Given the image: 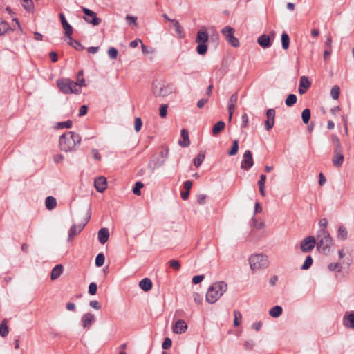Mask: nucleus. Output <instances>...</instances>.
I'll use <instances>...</instances> for the list:
<instances>
[{
  "label": "nucleus",
  "instance_id": "f257e3e1",
  "mask_svg": "<svg viewBox=\"0 0 354 354\" xmlns=\"http://www.w3.org/2000/svg\"><path fill=\"white\" fill-rule=\"evenodd\" d=\"M81 137L74 131H68L60 136L59 139V149L65 152L76 151L80 145Z\"/></svg>",
  "mask_w": 354,
  "mask_h": 354
},
{
  "label": "nucleus",
  "instance_id": "f03ea898",
  "mask_svg": "<svg viewBox=\"0 0 354 354\" xmlns=\"http://www.w3.org/2000/svg\"><path fill=\"white\" fill-rule=\"evenodd\" d=\"M332 245L333 239L329 232L325 229H320L317 232L316 239V246L317 250L324 254H328Z\"/></svg>",
  "mask_w": 354,
  "mask_h": 354
},
{
  "label": "nucleus",
  "instance_id": "7ed1b4c3",
  "mask_svg": "<svg viewBox=\"0 0 354 354\" xmlns=\"http://www.w3.org/2000/svg\"><path fill=\"white\" fill-rule=\"evenodd\" d=\"M175 86L173 84L160 80H154L152 83V93L156 97H165L174 92Z\"/></svg>",
  "mask_w": 354,
  "mask_h": 354
},
{
  "label": "nucleus",
  "instance_id": "20e7f679",
  "mask_svg": "<svg viewBox=\"0 0 354 354\" xmlns=\"http://www.w3.org/2000/svg\"><path fill=\"white\" fill-rule=\"evenodd\" d=\"M249 264L253 272L266 269L269 266L268 257L263 254H252L250 257Z\"/></svg>",
  "mask_w": 354,
  "mask_h": 354
},
{
  "label": "nucleus",
  "instance_id": "39448f33",
  "mask_svg": "<svg viewBox=\"0 0 354 354\" xmlns=\"http://www.w3.org/2000/svg\"><path fill=\"white\" fill-rule=\"evenodd\" d=\"M57 85L59 91L64 94H76L81 93V89L77 88L74 82L69 78H60L57 80Z\"/></svg>",
  "mask_w": 354,
  "mask_h": 354
},
{
  "label": "nucleus",
  "instance_id": "423d86ee",
  "mask_svg": "<svg viewBox=\"0 0 354 354\" xmlns=\"http://www.w3.org/2000/svg\"><path fill=\"white\" fill-rule=\"evenodd\" d=\"M226 41L233 47L237 48L240 46L239 39L234 37V29L229 26L224 27L221 30Z\"/></svg>",
  "mask_w": 354,
  "mask_h": 354
},
{
  "label": "nucleus",
  "instance_id": "0eeeda50",
  "mask_svg": "<svg viewBox=\"0 0 354 354\" xmlns=\"http://www.w3.org/2000/svg\"><path fill=\"white\" fill-rule=\"evenodd\" d=\"M82 10L85 15L84 19L87 23L91 24L93 26H98L101 23V19L97 17V14L93 10L84 7L82 8Z\"/></svg>",
  "mask_w": 354,
  "mask_h": 354
},
{
  "label": "nucleus",
  "instance_id": "6e6552de",
  "mask_svg": "<svg viewBox=\"0 0 354 354\" xmlns=\"http://www.w3.org/2000/svg\"><path fill=\"white\" fill-rule=\"evenodd\" d=\"M315 245L316 239L313 236H308L301 241L300 248L302 252L308 253L311 252Z\"/></svg>",
  "mask_w": 354,
  "mask_h": 354
},
{
  "label": "nucleus",
  "instance_id": "1a4fd4ad",
  "mask_svg": "<svg viewBox=\"0 0 354 354\" xmlns=\"http://www.w3.org/2000/svg\"><path fill=\"white\" fill-rule=\"evenodd\" d=\"M90 218H91V211H90V208H89L87 212L86 216L84 219V223L80 224L79 225H76L74 224L70 227L69 231H68V241L71 238H73L74 236L79 234L84 229L86 224L88 222Z\"/></svg>",
  "mask_w": 354,
  "mask_h": 354
},
{
  "label": "nucleus",
  "instance_id": "9d476101",
  "mask_svg": "<svg viewBox=\"0 0 354 354\" xmlns=\"http://www.w3.org/2000/svg\"><path fill=\"white\" fill-rule=\"evenodd\" d=\"M223 289H207L206 292V301L208 303H215L224 293Z\"/></svg>",
  "mask_w": 354,
  "mask_h": 354
},
{
  "label": "nucleus",
  "instance_id": "9b49d317",
  "mask_svg": "<svg viewBox=\"0 0 354 354\" xmlns=\"http://www.w3.org/2000/svg\"><path fill=\"white\" fill-rule=\"evenodd\" d=\"M253 165L252 153L250 150H246L243 156L241 167L243 170L248 171Z\"/></svg>",
  "mask_w": 354,
  "mask_h": 354
},
{
  "label": "nucleus",
  "instance_id": "f8f14e48",
  "mask_svg": "<svg viewBox=\"0 0 354 354\" xmlns=\"http://www.w3.org/2000/svg\"><path fill=\"white\" fill-rule=\"evenodd\" d=\"M267 120L265 121V128L267 131H270L274 124L275 110L269 109L266 111Z\"/></svg>",
  "mask_w": 354,
  "mask_h": 354
},
{
  "label": "nucleus",
  "instance_id": "ddd939ff",
  "mask_svg": "<svg viewBox=\"0 0 354 354\" xmlns=\"http://www.w3.org/2000/svg\"><path fill=\"white\" fill-rule=\"evenodd\" d=\"M59 16L60 21L62 23L63 29L64 30L65 36L66 37H70V36H72V35H73V27L67 21L64 13H62V12L59 13Z\"/></svg>",
  "mask_w": 354,
  "mask_h": 354
},
{
  "label": "nucleus",
  "instance_id": "4468645a",
  "mask_svg": "<svg viewBox=\"0 0 354 354\" xmlns=\"http://www.w3.org/2000/svg\"><path fill=\"white\" fill-rule=\"evenodd\" d=\"M107 181L105 177L99 176L95 179L94 186L96 190L102 193L106 189Z\"/></svg>",
  "mask_w": 354,
  "mask_h": 354
},
{
  "label": "nucleus",
  "instance_id": "2eb2a0df",
  "mask_svg": "<svg viewBox=\"0 0 354 354\" xmlns=\"http://www.w3.org/2000/svg\"><path fill=\"white\" fill-rule=\"evenodd\" d=\"M187 329L186 322L183 319H178L173 327V332L176 334H182L185 333Z\"/></svg>",
  "mask_w": 354,
  "mask_h": 354
},
{
  "label": "nucleus",
  "instance_id": "dca6fc26",
  "mask_svg": "<svg viewBox=\"0 0 354 354\" xmlns=\"http://www.w3.org/2000/svg\"><path fill=\"white\" fill-rule=\"evenodd\" d=\"M95 319V316L91 313L84 314L82 317V326L85 328H90Z\"/></svg>",
  "mask_w": 354,
  "mask_h": 354
},
{
  "label": "nucleus",
  "instance_id": "f3484780",
  "mask_svg": "<svg viewBox=\"0 0 354 354\" xmlns=\"http://www.w3.org/2000/svg\"><path fill=\"white\" fill-rule=\"evenodd\" d=\"M258 44L263 48H268L272 46V41L268 35L263 34L257 39Z\"/></svg>",
  "mask_w": 354,
  "mask_h": 354
},
{
  "label": "nucleus",
  "instance_id": "a211bd4d",
  "mask_svg": "<svg viewBox=\"0 0 354 354\" xmlns=\"http://www.w3.org/2000/svg\"><path fill=\"white\" fill-rule=\"evenodd\" d=\"M344 160L343 152H335L332 158L334 167L339 168L342 166Z\"/></svg>",
  "mask_w": 354,
  "mask_h": 354
},
{
  "label": "nucleus",
  "instance_id": "6ab92c4d",
  "mask_svg": "<svg viewBox=\"0 0 354 354\" xmlns=\"http://www.w3.org/2000/svg\"><path fill=\"white\" fill-rule=\"evenodd\" d=\"M98 241L101 244H104L107 242L109 238V232L107 228H101L98 231L97 235Z\"/></svg>",
  "mask_w": 354,
  "mask_h": 354
},
{
  "label": "nucleus",
  "instance_id": "aec40b11",
  "mask_svg": "<svg viewBox=\"0 0 354 354\" xmlns=\"http://www.w3.org/2000/svg\"><path fill=\"white\" fill-rule=\"evenodd\" d=\"M183 140H179L178 144L183 147H187L190 145L189 132L186 129H183L180 132Z\"/></svg>",
  "mask_w": 354,
  "mask_h": 354
},
{
  "label": "nucleus",
  "instance_id": "412c9836",
  "mask_svg": "<svg viewBox=\"0 0 354 354\" xmlns=\"http://www.w3.org/2000/svg\"><path fill=\"white\" fill-rule=\"evenodd\" d=\"M331 141L334 147V153L343 152V147L340 142L339 138L337 135L333 134L331 136Z\"/></svg>",
  "mask_w": 354,
  "mask_h": 354
},
{
  "label": "nucleus",
  "instance_id": "4be33fe9",
  "mask_svg": "<svg viewBox=\"0 0 354 354\" xmlns=\"http://www.w3.org/2000/svg\"><path fill=\"white\" fill-rule=\"evenodd\" d=\"M343 322L346 327L354 328V313L346 314L344 317Z\"/></svg>",
  "mask_w": 354,
  "mask_h": 354
},
{
  "label": "nucleus",
  "instance_id": "5701e85b",
  "mask_svg": "<svg viewBox=\"0 0 354 354\" xmlns=\"http://www.w3.org/2000/svg\"><path fill=\"white\" fill-rule=\"evenodd\" d=\"M209 39V35L208 33L206 31L200 30L198 31L196 37V43H203L206 44V42Z\"/></svg>",
  "mask_w": 354,
  "mask_h": 354
},
{
  "label": "nucleus",
  "instance_id": "b1692460",
  "mask_svg": "<svg viewBox=\"0 0 354 354\" xmlns=\"http://www.w3.org/2000/svg\"><path fill=\"white\" fill-rule=\"evenodd\" d=\"M63 266L61 264L56 265L52 270L50 277L53 280L57 279L63 272Z\"/></svg>",
  "mask_w": 354,
  "mask_h": 354
},
{
  "label": "nucleus",
  "instance_id": "393cba45",
  "mask_svg": "<svg viewBox=\"0 0 354 354\" xmlns=\"http://www.w3.org/2000/svg\"><path fill=\"white\" fill-rule=\"evenodd\" d=\"M45 205L48 210H53L57 206V201L53 196H49L46 198Z\"/></svg>",
  "mask_w": 354,
  "mask_h": 354
},
{
  "label": "nucleus",
  "instance_id": "a878e982",
  "mask_svg": "<svg viewBox=\"0 0 354 354\" xmlns=\"http://www.w3.org/2000/svg\"><path fill=\"white\" fill-rule=\"evenodd\" d=\"M225 124L223 121H218L214 125L212 128V133L213 135L216 136L220 133L223 129H225Z\"/></svg>",
  "mask_w": 354,
  "mask_h": 354
},
{
  "label": "nucleus",
  "instance_id": "bb28decb",
  "mask_svg": "<svg viewBox=\"0 0 354 354\" xmlns=\"http://www.w3.org/2000/svg\"><path fill=\"white\" fill-rule=\"evenodd\" d=\"M266 181V176L265 174H261L260 176V179L258 181V186L259 188V192L261 196H266V192H265V184Z\"/></svg>",
  "mask_w": 354,
  "mask_h": 354
},
{
  "label": "nucleus",
  "instance_id": "cd10ccee",
  "mask_svg": "<svg viewBox=\"0 0 354 354\" xmlns=\"http://www.w3.org/2000/svg\"><path fill=\"white\" fill-rule=\"evenodd\" d=\"M84 71L83 70H80L78 71L77 74V82H74L77 88H80L81 89L82 86H85V80L83 78Z\"/></svg>",
  "mask_w": 354,
  "mask_h": 354
},
{
  "label": "nucleus",
  "instance_id": "c85d7f7f",
  "mask_svg": "<svg viewBox=\"0 0 354 354\" xmlns=\"http://www.w3.org/2000/svg\"><path fill=\"white\" fill-rule=\"evenodd\" d=\"M69 39L68 44L73 47L77 51H82L84 50L83 46L78 41L74 39L71 36L67 37Z\"/></svg>",
  "mask_w": 354,
  "mask_h": 354
},
{
  "label": "nucleus",
  "instance_id": "c756f323",
  "mask_svg": "<svg viewBox=\"0 0 354 354\" xmlns=\"http://www.w3.org/2000/svg\"><path fill=\"white\" fill-rule=\"evenodd\" d=\"M165 163V160H160L159 159L157 160H151L149 164L148 167L151 170L154 171L156 169L162 166Z\"/></svg>",
  "mask_w": 354,
  "mask_h": 354
},
{
  "label": "nucleus",
  "instance_id": "7c9ffc66",
  "mask_svg": "<svg viewBox=\"0 0 354 354\" xmlns=\"http://www.w3.org/2000/svg\"><path fill=\"white\" fill-rule=\"evenodd\" d=\"M281 46L283 49L287 50L290 46V37L289 35L283 32L281 35Z\"/></svg>",
  "mask_w": 354,
  "mask_h": 354
},
{
  "label": "nucleus",
  "instance_id": "2f4dec72",
  "mask_svg": "<svg viewBox=\"0 0 354 354\" xmlns=\"http://www.w3.org/2000/svg\"><path fill=\"white\" fill-rule=\"evenodd\" d=\"M73 126V122L71 120H68L64 122H57L55 125V129H70Z\"/></svg>",
  "mask_w": 354,
  "mask_h": 354
},
{
  "label": "nucleus",
  "instance_id": "473e14b6",
  "mask_svg": "<svg viewBox=\"0 0 354 354\" xmlns=\"http://www.w3.org/2000/svg\"><path fill=\"white\" fill-rule=\"evenodd\" d=\"M282 312L283 309L281 306H275L270 310L269 314L272 317L277 318L279 317L282 314Z\"/></svg>",
  "mask_w": 354,
  "mask_h": 354
},
{
  "label": "nucleus",
  "instance_id": "72a5a7b5",
  "mask_svg": "<svg viewBox=\"0 0 354 354\" xmlns=\"http://www.w3.org/2000/svg\"><path fill=\"white\" fill-rule=\"evenodd\" d=\"M205 154L204 151H200L198 153L193 160V163L195 167H198L202 164L205 159Z\"/></svg>",
  "mask_w": 354,
  "mask_h": 354
},
{
  "label": "nucleus",
  "instance_id": "f704fd0d",
  "mask_svg": "<svg viewBox=\"0 0 354 354\" xmlns=\"http://www.w3.org/2000/svg\"><path fill=\"white\" fill-rule=\"evenodd\" d=\"M9 333L8 327L7 326V319H4L0 324V335L5 337Z\"/></svg>",
  "mask_w": 354,
  "mask_h": 354
},
{
  "label": "nucleus",
  "instance_id": "c9c22d12",
  "mask_svg": "<svg viewBox=\"0 0 354 354\" xmlns=\"http://www.w3.org/2000/svg\"><path fill=\"white\" fill-rule=\"evenodd\" d=\"M348 236V232L344 226H339L337 230V238L341 240H346Z\"/></svg>",
  "mask_w": 354,
  "mask_h": 354
},
{
  "label": "nucleus",
  "instance_id": "e433bc0d",
  "mask_svg": "<svg viewBox=\"0 0 354 354\" xmlns=\"http://www.w3.org/2000/svg\"><path fill=\"white\" fill-rule=\"evenodd\" d=\"M239 151V140H234L232 142V145L230 148V149L228 151L227 154L230 156H232L236 155L238 153Z\"/></svg>",
  "mask_w": 354,
  "mask_h": 354
},
{
  "label": "nucleus",
  "instance_id": "4c0bfd02",
  "mask_svg": "<svg viewBox=\"0 0 354 354\" xmlns=\"http://www.w3.org/2000/svg\"><path fill=\"white\" fill-rule=\"evenodd\" d=\"M297 96L295 94H290L288 95L285 100V104L287 106H292L297 102Z\"/></svg>",
  "mask_w": 354,
  "mask_h": 354
},
{
  "label": "nucleus",
  "instance_id": "58836bf2",
  "mask_svg": "<svg viewBox=\"0 0 354 354\" xmlns=\"http://www.w3.org/2000/svg\"><path fill=\"white\" fill-rule=\"evenodd\" d=\"M196 50L200 55H204L207 51V45L203 43H198Z\"/></svg>",
  "mask_w": 354,
  "mask_h": 354
},
{
  "label": "nucleus",
  "instance_id": "ea45409f",
  "mask_svg": "<svg viewBox=\"0 0 354 354\" xmlns=\"http://www.w3.org/2000/svg\"><path fill=\"white\" fill-rule=\"evenodd\" d=\"M311 85L310 82L306 76H301L299 80V86L300 87L304 88L307 90Z\"/></svg>",
  "mask_w": 354,
  "mask_h": 354
},
{
  "label": "nucleus",
  "instance_id": "a19ab883",
  "mask_svg": "<svg viewBox=\"0 0 354 354\" xmlns=\"http://www.w3.org/2000/svg\"><path fill=\"white\" fill-rule=\"evenodd\" d=\"M313 263V259L312 257L310 255L307 256L306 257V259H305L304 263L301 266V269L304 270L309 269L310 268V266H312Z\"/></svg>",
  "mask_w": 354,
  "mask_h": 354
},
{
  "label": "nucleus",
  "instance_id": "79ce46f5",
  "mask_svg": "<svg viewBox=\"0 0 354 354\" xmlns=\"http://www.w3.org/2000/svg\"><path fill=\"white\" fill-rule=\"evenodd\" d=\"M302 121L304 124H308L310 119V110L305 109L301 113Z\"/></svg>",
  "mask_w": 354,
  "mask_h": 354
},
{
  "label": "nucleus",
  "instance_id": "37998d69",
  "mask_svg": "<svg viewBox=\"0 0 354 354\" xmlns=\"http://www.w3.org/2000/svg\"><path fill=\"white\" fill-rule=\"evenodd\" d=\"M144 187V184L141 181H137L133 187V193L136 196H140L141 191L140 189Z\"/></svg>",
  "mask_w": 354,
  "mask_h": 354
},
{
  "label": "nucleus",
  "instance_id": "c03bdc74",
  "mask_svg": "<svg viewBox=\"0 0 354 354\" xmlns=\"http://www.w3.org/2000/svg\"><path fill=\"white\" fill-rule=\"evenodd\" d=\"M152 281L149 278H144L138 283L139 288H152Z\"/></svg>",
  "mask_w": 354,
  "mask_h": 354
},
{
  "label": "nucleus",
  "instance_id": "a18cd8bd",
  "mask_svg": "<svg viewBox=\"0 0 354 354\" xmlns=\"http://www.w3.org/2000/svg\"><path fill=\"white\" fill-rule=\"evenodd\" d=\"M22 6L29 12H32L34 9V4L32 0H23Z\"/></svg>",
  "mask_w": 354,
  "mask_h": 354
},
{
  "label": "nucleus",
  "instance_id": "49530a36",
  "mask_svg": "<svg viewBox=\"0 0 354 354\" xmlns=\"http://www.w3.org/2000/svg\"><path fill=\"white\" fill-rule=\"evenodd\" d=\"M105 257L103 253H99L95 258V263L97 267H102L104 265Z\"/></svg>",
  "mask_w": 354,
  "mask_h": 354
},
{
  "label": "nucleus",
  "instance_id": "de8ad7c7",
  "mask_svg": "<svg viewBox=\"0 0 354 354\" xmlns=\"http://www.w3.org/2000/svg\"><path fill=\"white\" fill-rule=\"evenodd\" d=\"M340 93V88L338 86L335 85L333 86L330 90V95L333 99L337 100L339 98Z\"/></svg>",
  "mask_w": 354,
  "mask_h": 354
},
{
  "label": "nucleus",
  "instance_id": "09e8293b",
  "mask_svg": "<svg viewBox=\"0 0 354 354\" xmlns=\"http://www.w3.org/2000/svg\"><path fill=\"white\" fill-rule=\"evenodd\" d=\"M118 55V50L114 47H110L108 50V55L111 59H115Z\"/></svg>",
  "mask_w": 354,
  "mask_h": 354
},
{
  "label": "nucleus",
  "instance_id": "8fccbe9b",
  "mask_svg": "<svg viewBox=\"0 0 354 354\" xmlns=\"http://www.w3.org/2000/svg\"><path fill=\"white\" fill-rule=\"evenodd\" d=\"M234 326H239L240 325L239 319H241L242 317L241 313L239 310H235L234 311Z\"/></svg>",
  "mask_w": 354,
  "mask_h": 354
},
{
  "label": "nucleus",
  "instance_id": "3c124183",
  "mask_svg": "<svg viewBox=\"0 0 354 354\" xmlns=\"http://www.w3.org/2000/svg\"><path fill=\"white\" fill-rule=\"evenodd\" d=\"M171 23L173 24L176 33L180 35L183 32V28L176 19H172Z\"/></svg>",
  "mask_w": 354,
  "mask_h": 354
},
{
  "label": "nucleus",
  "instance_id": "603ef678",
  "mask_svg": "<svg viewBox=\"0 0 354 354\" xmlns=\"http://www.w3.org/2000/svg\"><path fill=\"white\" fill-rule=\"evenodd\" d=\"M167 104H162L159 108V115L160 118H165L167 115Z\"/></svg>",
  "mask_w": 354,
  "mask_h": 354
},
{
  "label": "nucleus",
  "instance_id": "864d4df0",
  "mask_svg": "<svg viewBox=\"0 0 354 354\" xmlns=\"http://www.w3.org/2000/svg\"><path fill=\"white\" fill-rule=\"evenodd\" d=\"M169 266L171 268H172L174 270H179L180 268V263L178 261L176 260V259H172V260H170L169 262H168Z\"/></svg>",
  "mask_w": 354,
  "mask_h": 354
},
{
  "label": "nucleus",
  "instance_id": "5fc2aeb1",
  "mask_svg": "<svg viewBox=\"0 0 354 354\" xmlns=\"http://www.w3.org/2000/svg\"><path fill=\"white\" fill-rule=\"evenodd\" d=\"M142 127V121L140 118H136L134 122V129L136 132H139Z\"/></svg>",
  "mask_w": 354,
  "mask_h": 354
},
{
  "label": "nucleus",
  "instance_id": "6e6d98bb",
  "mask_svg": "<svg viewBox=\"0 0 354 354\" xmlns=\"http://www.w3.org/2000/svg\"><path fill=\"white\" fill-rule=\"evenodd\" d=\"M208 288H227V284L223 281H216Z\"/></svg>",
  "mask_w": 354,
  "mask_h": 354
},
{
  "label": "nucleus",
  "instance_id": "4d7b16f0",
  "mask_svg": "<svg viewBox=\"0 0 354 354\" xmlns=\"http://www.w3.org/2000/svg\"><path fill=\"white\" fill-rule=\"evenodd\" d=\"M172 344V341L170 338L166 337L162 344V347L165 350H168L171 348Z\"/></svg>",
  "mask_w": 354,
  "mask_h": 354
},
{
  "label": "nucleus",
  "instance_id": "13d9d810",
  "mask_svg": "<svg viewBox=\"0 0 354 354\" xmlns=\"http://www.w3.org/2000/svg\"><path fill=\"white\" fill-rule=\"evenodd\" d=\"M204 278H205V277L203 274L195 275L192 278V283L194 285H197V284L200 283L201 281H203Z\"/></svg>",
  "mask_w": 354,
  "mask_h": 354
},
{
  "label": "nucleus",
  "instance_id": "bf43d9fd",
  "mask_svg": "<svg viewBox=\"0 0 354 354\" xmlns=\"http://www.w3.org/2000/svg\"><path fill=\"white\" fill-rule=\"evenodd\" d=\"M236 104H232V103H227V111L229 113V118L231 120L232 115L234 113V111L235 110Z\"/></svg>",
  "mask_w": 354,
  "mask_h": 354
},
{
  "label": "nucleus",
  "instance_id": "052dcab7",
  "mask_svg": "<svg viewBox=\"0 0 354 354\" xmlns=\"http://www.w3.org/2000/svg\"><path fill=\"white\" fill-rule=\"evenodd\" d=\"M241 121H242V124L241 125V127L246 128L248 124V116L247 113H245L241 115Z\"/></svg>",
  "mask_w": 354,
  "mask_h": 354
},
{
  "label": "nucleus",
  "instance_id": "680f3d73",
  "mask_svg": "<svg viewBox=\"0 0 354 354\" xmlns=\"http://www.w3.org/2000/svg\"><path fill=\"white\" fill-rule=\"evenodd\" d=\"M125 19L129 25H131V24L136 25V20H137L136 17L127 15Z\"/></svg>",
  "mask_w": 354,
  "mask_h": 354
},
{
  "label": "nucleus",
  "instance_id": "e2e57ef3",
  "mask_svg": "<svg viewBox=\"0 0 354 354\" xmlns=\"http://www.w3.org/2000/svg\"><path fill=\"white\" fill-rule=\"evenodd\" d=\"M252 221L254 227L258 230L263 229L265 227V223L263 221L258 222L254 218H252Z\"/></svg>",
  "mask_w": 354,
  "mask_h": 354
},
{
  "label": "nucleus",
  "instance_id": "0e129e2a",
  "mask_svg": "<svg viewBox=\"0 0 354 354\" xmlns=\"http://www.w3.org/2000/svg\"><path fill=\"white\" fill-rule=\"evenodd\" d=\"M254 346V342L252 339L247 340L244 343V347L247 350H252Z\"/></svg>",
  "mask_w": 354,
  "mask_h": 354
},
{
  "label": "nucleus",
  "instance_id": "69168bd1",
  "mask_svg": "<svg viewBox=\"0 0 354 354\" xmlns=\"http://www.w3.org/2000/svg\"><path fill=\"white\" fill-rule=\"evenodd\" d=\"M88 112V106L86 105H82L80 106L79 110L78 115L80 117L85 115Z\"/></svg>",
  "mask_w": 354,
  "mask_h": 354
},
{
  "label": "nucleus",
  "instance_id": "338daca9",
  "mask_svg": "<svg viewBox=\"0 0 354 354\" xmlns=\"http://www.w3.org/2000/svg\"><path fill=\"white\" fill-rule=\"evenodd\" d=\"M206 196L205 194H199L197 196V201L200 205H204L205 203Z\"/></svg>",
  "mask_w": 354,
  "mask_h": 354
},
{
  "label": "nucleus",
  "instance_id": "774afa93",
  "mask_svg": "<svg viewBox=\"0 0 354 354\" xmlns=\"http://www.w3.org/2000/svg\"><path fill=\"white\" fill-rule=\"evenodd\" d=\"M192 187V182L191 180H187L183 183V187L185 191L189 192Z\"/></svg>",
  "mask_w": 354,
  "mask_h": 354
}]
</instances>
